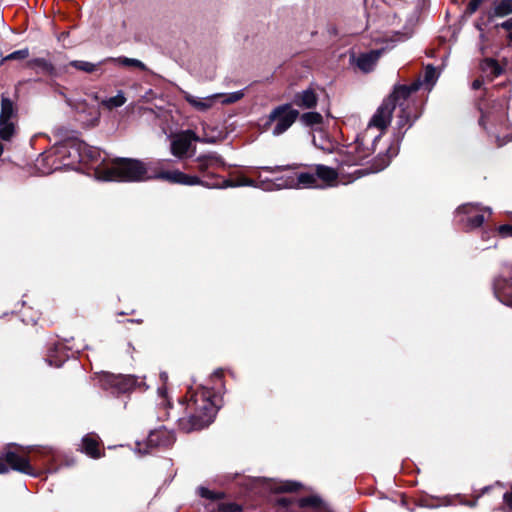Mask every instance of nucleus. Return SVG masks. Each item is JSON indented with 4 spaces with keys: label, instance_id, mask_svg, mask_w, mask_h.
<instances>
[{
    "label": "nucleus",
    "instance_id": "nucleus-1",
    "mask_svg": "<svg viewBox=\"0 0 512 512\" xmlns=\"http://www.w3.org/2000/svg\"><path fill=\"white\" fill-rule=\"evenodd\" d=\"M418 89L419 83L395 87L393 93L376 110L367 128L347 148V159L343 161L346 165H357L375 151L377 142L389 126L395 109H398L396 120L398 133L404 134L412 126L420 116V106L412 95Z\"/></svg>",
    "mask_w": 512,
    "mask_h": 512
},
{
    "label": "nucleus",
    "instance_id": "nucleus-2",
    "mask_svg": "<svg viewBox=\"0 0 512 512\" xmlns=\"http://www.w3.org/2000/svg\"><path fill=\"white\" fill-rule=\"evenodd\" d=\"M190 398L187 403L179 401L174 406L168 397L166 389L162 386V447H170L174 444L176 437L174 428L191 432L207 427L212 423L217 407L213 402V393L210 389L200 387L196 391L192 389L188 392Z\"/></svg>",
    "mask_w": 512,
    "mask_h": 512
},
{
    "label": "nucleus",
    "instance_id": "nucleus-3",
    "mask_svg": "<svg viewBox=\"0 0 512 512\" xmlns=\"http://www.w3.org/2000/svg\"><path fill=\"white\" fill-rule=\"evenodd\" d=\"M284 169V166L261 167L259 171H257V176L255 179H246L243 184H255L266 191H273L284 188H318V178L317 175H315L314 167L308 171H293L286 176L276 177L274 179L264 175V173L280 172Z\"/></svg>",
    "mask_w": 512,
    "mask_h": 512
},
{
    "label": "nucleus",
    "instance_id": "nucleus-4",
    "mask_svg": "<svg viewBox=\"0 0 512 512\" xmlns=\"http://www.w3.org/2000/svg\"><path fill=\"white\" fill-rule=\"evenodd\" d=\"M97 172L105 181L138 182L146 179L147 167L137 159L115 158Z\"/></svg>",
    "mask_w": 512,
    "mask_h": 512
},
{
    "label": "nucleus",
    "instance_id": "nucleus-5",
    "mask_svg": "<svg viewBox=\"0 0 512 512\" xmlns=\"http://www.w3.org/2000/svg\"><path fill=\"white\" fill-rule=\"evenodd\" d=\"M0 461L7 465L8 471L13 470L34 477L40 475V471L30 463L28 450L18 444H6L0 451Z\"/></svg>",
    "mask_w": 512,
    "mask_h": 512
},
{
    "label": "nucleus",
    "instance_id": "nucleus-6",
    "mask_svg": "<svg viewBox=\"0 0 512 512\" xmlns=\"http://www.w3.org/2000/svg\"><path fill=\"white\" fill-rule=\"evenodd\" d=\"M298 117V110L294 109L291 104H282L270 112L265 126H272V134L279 136L286 132Z\"/></svg>",
    "mask_w": 512,
    "mask_h": 512
},
{
    "label": "nucleus",
    "instance_id": "nucleus-7",
    "mask_svg": "<svg viewBox=\"0 0 512 512\" xmlns=\"http://www.w3.org/2000/svg\"><path fill=\"white\" fill-rule=\"evenodd\" d=\"M491 211L487 207L474 203H467L460 206L456 211V219L466 230L480 227L485 221L486 215L490 216Z\"/></svg>",
    "mask_w": 512,
    "mask_h": 512
},
{
    "label": "nucleus",
    "instance_id": "nucleus-8",
    "mask_svg": "<svg viewBox=\"0 0 512 512\" xmlns=\"http://www.w3.org/2000/svg\"><path fill=\"white\" fill-rule=\"evenodd\" d=\"M30 463L39 465L41 469L48 473H55L59 470L62 462V456L57 451L48 447H38L28 450Z\"/></svg>",
    "mask_w": 512,
    "mask_h": 512
},
{
    "label": "nucleus",
    "instance_id": "nucleus-9",
    "mask_svg": "<svg viewBox=\"0 0 512 512\" xmlns=\"http://www.w3.org/2000/svg\"><path fill=\"white\" fill-rule=\"evenodd\" d=\"M81 140L76 137H68L55 146L54 154L66 166H74L81 163Z\"/></svg>",
    "mask_w": 512,
    "mask_h": 512
},
{
    "label": "nucleus",
    "instance_id": "nucleus-10",
    "mask_svg": "<svg viewBox=\"0 0 512 512\" xmlns=\"http://www.w3.org/2000/svg\"><path fill=\"white\" fill-rule=\"evenodd\" d=\"M193 142H215L214 138H200L192 131H186L182 134L177 135L171 142L172 154L177 157H183L189 151Z\"/></svg>",
    "mask_w": 512,
    "mask_h": 512
},
{
    "label": "nucleus",
    "instance_id": "nucleus-11",
    "mask_svg": "<svg viewBox=\"0 0 512 512\" xmlns=\"http://www.w3.org/2000/svg\"><path fill=\"white\" fill-rule=\"evenodd\" d=\"M512 13V0H494L492 7L481 17V24L493 22L496 17H505Z\"/></svg>",
    "mask_w": 512,
    "mask_h": 512
},
{
    "label": "nucleus",
    "instance_id": "nucleus-12",
    "mask_svg": "<svg viewBox=\"0 0 512 512\" xmlns=\"http://www.w3.org/2000/svg\"><path fill=\"white\" fill-rule=\"evenodd\" d=\"M104 384L114 389L117 393H126L135 386L136 379L130 375L109 374L105 376Z\"/></svg>",
    "mask_w": 512,
    "mask_h": 512
},
{
    "label": "nucleus",
    "instance_id": "nucleus-13",
    "mask_svg": "<svg viewBox=\"0 0 512 512\" xmlns=\"http://www.w3.org/2000/svg\"><path fill=\"white\" fill-rule=\"evenodd\" d=\"M380 55V50H372L366 53H361L358 56L352 54L350 56V61L359 70H361L364 73H368L374 69L378 59L380 58Z\"/></svg>",
    "mask_w": 512,
    "mask_h": 512
},
{
    "label": "nucleus",
    "instance_id": "nucleus-14",
    "mask_svg": "<svg viewBox=\"0 0 512 512\" xmlns=\"http://www.w3.org/2000/svg\"><path fill=\"white\" fill-rule=\"evenodd\" d=\"M162 180L168 181L172 184H180L187 186L202 185L201 179L194 175L185 174L179 170H163Z\"/></svg>",
    "mask_w": 512,
    "mask_h": 512
},
{
    "label": "nucleus",
    "instance_id": "nucleus-15",
    "mask_svg": "<svg viewBox=\"0 0 512 512\" xmlns=\"http://www.w3.org/2000/svg\"><path fill=\"white\" fill-rule=\"evenodd\" d=\"M494 293L503 304L512 306V276L510 279L497 278L494 281Z\"/></svg>",
    "mask_w": 512,
    "mask_h": 512
},
{
    "label": "nucleus",
    "instance_id": "nucleus-16",
    "mask_svg": "<svg viewBox=\"0 0 512 512\" xmlns=\"http://www.w3.org/2000/svg\"><path fill=\"white\" fill-rule=\"evenodd\" d=\"M100 439L96 434H87L82 438L81 451L91 458L98 459L104 453L100 449Z\"/></svg>",
    "mask_w": 512,
    "mask_h": 512
},
{
    "label": "nucleus",
    "instance_id": "nucleus-17",
    "mask_svg": "<svg viewBox=\"0 0 512 512\" xmlns=\"http://www.w3.org/2000/svg\"><path fill=\"white\" fill-rule=\"evenodd\" d=\"M160 445V431L152 430L145 441L136 442V450L141 455L152 454Z\"/></svg>",
    "mask_w": 512,
    "mask_h": 512
},
{
    "label": "nucleus",
    "instance_id": "nucleus-18",
    "mask_svg": "<svg viewBox=\"0 0 512 512\" xmlns=\"http://www.w3.org/2000/svg\"><path fill=\"white\" fill-rule=\"evenodd\" d=\"M318 97L314 89L308 88L296 93L293 103L302 109H311L317 105Z\"/></svg>",
    "mask_w": 512,
    "mask_h": 512
},
{
    "label": "nucleus",
    "instance_id": "nucleus-19",
    "mask_svg": "<svg viewBox=\"0 0 512 512\" xmlns=\"http://www.w3.org/2000/svg\"><path fill=\"white\" fill-rule=\"evenodd\" d=\"M17 121L18 120V106L9 97L2 94L1 96V111L0 121Z\"/></svg>",
    "mask_w": 512,
    "mask_h": 512
},
{
    "label": "nucleus",
    "instance_id": "nucleus-20",
    "mask_svg": "<svg viewBox=\"0 0 512 512\" xmlns=\"http://www.w3.org/2000/svg\"><path fill=\"white\" fill-rule=\"evenodd\" d=\"M184 98L194 109L201 112L211 109L216 104L215 94L201 98L185 93Z\"/></svg>",
    "mask_w": 512,
    "mask_h": 512
},
{
    "label": "nucleus",
    "instance_id": "nucleus-21",
    "mask_svg": "<svg viewBox=\"0 0 512 512\" xmlns=\"http://www.w3.org/2000/svg\"><path fill=\"white\" fill-rule=\"evenodd\" d=\"M315 175L318 178V188L332 185L337 179V173L334 169L325 165L314 166Z\"/></svg>",
    "mask_w": 512,
    "mask_h": 512
},
{
    "label": "nucleus",
    "instance_id": "nucleus-22",
    "mask_svg": "<svg viewBox=\"0 0 512 512\" xmlns=\"http://www.w3.org/2000/svg\"><path fill=\"white\" fill-rule=\"evenodd\" d=\"M67 360L68 355L62 345L50 349L46 357L47 363L56 368L61 367Z\"/></svg>",
    "mask_w": 512,
    "mask_h": 512
},
{
    "label": "nucleus",
    "instance_id": "nucleus-23",
    "mask_svg": "<svg viewBox=\"0 0 512 512\" xmlns=\"http://www.w3.org/2000/svg\"><path fill=\"white\" fill-rule=\"evenodd\" d=\"M26 67L30 69L38 68L47 76H56L57 71L55 66L45 58H33L26 63Z\"/></svg>",
    "mask_w": 512,
    "mask_h": 512
},
{
    "label": "nucleus",
    "instance_id": "nucleus-24",
    "mask_svg": "<svg viewBox=\"0 0 512 512\" xmlns=\"http://www.w3.org/2000/svg\"><path fill=\"white\" fill-rule=\"evenodd\" d=\"M81 163H93L100 157V150L97 147L90 146L81 140Z\"/></svg>",
    "mask_w": 512,
    "mask_h": 512
},
{
    "label": "nucleus",
    "instance_id": "nucleus-25",
    "mask_svg": "<svg viewBox=\"0 0 512 512\" xmlns=\"http://www.w3.org/2000/svg\"><path fill=\"white\" fill-rule=\"evenodd\" d=\"M482 71L491 79L499 76L502 73V68L494 59L488 58L481 63Z\"/></svg>",
    "mask_w": 512,
    "mask_h": 512
},
{
    "label": "nucleus",
    "instance_id": "nucleus-26",
    "mask_svg": "<svg viewBox=\"0 0 512 512\" xmlns=\"http://www.w3.org/2000/svg\"><path fill=\"white\" fill-rule=\"evenodd\" d=\"M216 103L229 105L240 101L244 97L243 91H235L232 93H215Z\"/></svg>",
    "mask_w": 512,
    "mask_h": 512
},
{
    "label": "nucleus",
    "instance_id": "nucleus-27",
    "mask_svg": "<svg viewBox=\"0 0 512 512\" xmlns=\"http://www.w3.org/2000/svg\"><path fill=\"white\" fill-rule=\"evenodd\" d=\"M106 61L99 62L98 64H94L88 61H82V60H73L70 61L68 66L75 68L76 70L85 72V73H93L98 70V68L101 66V64L105 63Z\"/></svg>",
    "mask_w": 512,
    "mask_h": 512
},
{
    "label": "nucleus",
    "instance_id": "nucleus-28",
    "mask_svg": "<svg viewBox=\"0 0 512 512\" xmlns=\"http://www.w3.org/2000/svg\"><path fill=\"white\" fill-rule=\"evenodd\" d=\"M16 132V121H0V139L10 141Z\"/></svg>",
    "mask_w": 512,
    "mask_h": 512
},
{
    "label": "nucleus",
    "instance_id": "nucleus-29",
    "mask_svg": "<svg viewBox=\"0 0 512 512\" xmlns=\"http://www.w3.org/2000/svg\"><path fill=\"white\" fill-rule=\"evenodd\" d=\"M300 121L303 125L307 127H313L316 125H321L323 122V117L318 112H307L299 115Z\"/></svg>",
    "mask_w": 512,
    "mask_h": 512
},
{
    "label": "nucleus",
    "instance_id": "nucleus-30",
    "mask_svg": "<svg viewBox=\"0 0 512 512\" xmlns=\"http://www.w3.org/2000/svg\"><path fill=\"white\" fill-rule=\"evenodd\" d=\"M105 61H111V62L118 61L122 66H125V67H136V68H140V69L145 68V65L140 60L133 59V58H127V57H120L118 59L108 58Z\"/></svg>",
    "mask_w": 512,
    "mask_h": 512
},
{
    "label": "nucleus",
    "instance_id": "nucleus-31",
    "mask_svg": "<svg viewBox=\"0 0 512 512\" xmlns=\"http://www.w3.org/2000/svg\"><path fill=\"white\" fill-rule=\"evenodd\" d=\"M490 233L493 236L499 235L502 238L512 237V225H510V224L500 225L499 227L491 230L490 232H484V235H487V237H490V235H489Z\"/></svg>",
    "mask_w": 512,
    "mask_h": 512
},
{
    "label": "nucleus",
    "instance_id": "nucleus-32",
    "mask_svg": "<svg viewBox=\"0 0 512 512\" xmlns=\"http://www.w3.org/2000/svg\"><path fill=\"white\" fill-rule=\"evenodd\" d=\"M437 78L438 73L436 69L433 66L428 65L424 71V82L431 87L435 84Z\"/></svg>",
    "mask_w": 512,
    "mask_h": 512
},
{
    "label": "nucleus",
    "instance_id": "nucleus-33",
    "mask_svg": "<svg viewBox=\"0 0 512 512\" xmlns=\"http://www.w3.org/2000/svg\"><path fill=\"white\" fill-rule=\"evenodd\" d=\"M29 57V49L24 48L14 51L3 58V61L23 60Z\"/></svg>",
    "mask_w": 512,
    "mask_h": 512
},
{
    "label": "nucleus",
    "instance_id": "nucleus-34",
    "mask_svg": "<svg viewBox=\"0 0 512 512\" xmlns=\"http://www.w3.org/2000/svg\"><path fill=\"white\" fill-rule=\"evenodd\" d=\"M125 102H126V98L124 97V95L118 94V95L110 97L108 100H106L105 105L109 109H113V108H117V107L124 105Z\"/></svg>",
    "mask_w": 512,
    "mask_h": 512
},
{
    "label": "nucleus",
    "instance_id": "nucleus-35",
    "mask_svg": "<svg viewBox=\"0 0 512 512\" xmlns=\"http://www.w3.org/2000/svg\"><path fill=\"white\" fill-rule=\"evenodd\" d=\"M197 161L199 162V170L201 172H204L210 166H212L213 163H215L217 161V159L214 156H200L197 158Z\"/></svg>",
    "mask_w": 512,
    "mask_h": 512
},
{
    "label": "nucleus",
    "instance_id": "nucleus-36",
    "mask_svg": "<svg viewBox=\"0 0 512 512\" xmlns=\"http://www.w3.org/2000/svg\"><path fill=\"white\" fill-rule=\"evenodd\" d=\"M299 487H300L299 483L287 481V482L282 483L281 486H279L277 488V491H279V492H292V491H297L299 489Z\"/></svg>",
    "mask_w": 512,
    "mask_h": 512
},
{
    "label": "nucleus",
    "instance_id": "nucleus-37",
    "mask_svg": "<svg viewBox=\"0 0 512 512\" xmlns=\"http://www.w3.org/2000/svg\"><path fill=\"white\" fill-rule=\"evenodd\" d=\"M200 495L202 497H205V498H208V499H214V498H219L220 497V494H216L212 491H210L209 489L207 488H200Z\"/></svg>",
    "mask_w": 512,
    "mask_h": 512
},
{
    "label": "nucleus",
    "instance_id": "nucleus-38",
    "mask_svg": "<svg viewBox=\"0 0 512 512\" xmlns=\"http://www.w3.org/2000/svg\"><path fill=\"white\" fill-rule=\"evenodd\" d=\"M480 3L481 0H471L467 6V12L470 14L474 13L478 9Z\"/></svg>",
    "mask_w": 512,
    "mask_h": 512
},
{
    "label": "nucleus",
    "instance_id": "nucleus-39",
    "mask_svg": "<svg viewBox=\"0 0 512 512\" xmlns=\"http://www.w3.org/2000/svg\"><path fill=\"white\" fill-rule=\"evenodd\" d=\"M497 27H501L502 29L511 31L512 30V17L507 19L506 21L498 24Z\"/></svg>",
    "mask_w": 512,
    "mask_h": 512
},
{
    "label": "nucleus",
    "instance_id": "nucleus-40",
    "mask_svg": "<svg viewBox=\"0 0 512 512\" xmlns=\"http://www.w3.org/2000/svg\"><path fill=\"white\" fill-rule=\"evenodd\" d=\"M482 85H483V81L481 79H475L472 82V89L477 90V89L481 88Z\"/></svg>",
    "mask_w": 512,
    "mask_h": 512
},
{
    "label": "nucleus",
    "instance_id": "nucleus-41",
    "mask_svg": "<svg viewBox=\"0 0 512 512\" xmlns=\"http://www.w3.org/2000/svg\"><path fill=\"white\" fill-rule=\"evenodd\" d=\"M6 473H8V467L3 461H0V474Z\"/></svg>",
    "mask_w": 512,
    "mask_h": 512
},
{
    "label": "nucleus",
    "instance_id": "nucleus-42",
    "mask_svg": "<svg viewBox=\"0 0 512 512\" xmlns=\"http://www.w3.org/2000/svg\"><path fill=\"white\" fill-rule=\"evenodd\" d=\"M507 38H508V44L509 45H512V30L509 31L508 35H507Z\"/></svg>",
    "mask_w": 512,
    "mask_h": 512
},
{
    "label": "nucleus",
    "instance_id": "nucleus-43",
    "mask_svg": "<svg viewBox=\"0 0 512 512\" xmlns=\"http://www.w3.org/2000/svg\"><path fill=\"white\" fill-rule=\"evenodd\" d=\"M230 512H236L238 510V507L236 505H229V509H228Z\"/></svg>",
    "mask_w": 512,
    "mask_h": 512
},
{
    "label": "nucleus",
    "instance_id": "nucleus-44",
    "mask_svg": "<svg viewBox=\"0 0 512 512\" xmlns=\"http://www.w3.org/2000/svg\"><path fill=\"white\" fill-rule=\"evenodd\" d=\"M174 475H175V472L172 470V471L170 472V474H169L170 479H172V478L174 477Z\"/></svg>",
    "mask_w": 512,
    "mask_h": 512
},
{
    "label": "nucleus",
    "instance_id": "nucleus-45",
    "mask_svg": "<svg viewBox=\"0 0 512 512\" xmlns=\"http://www.w3.org/2000/svg\"><path fill=\"white\" fill-rule=\"evenodd\" d=\"M2 153H3V145H2V143L0 142V156L2 155Z\"/></svg>",
    "mask_w": 512,
    "mask_h": 512
},
{
    "label": "nucleus",
    "instance_id": "nucleus-46",
    "mask_svg": "<svg viewBox=\"0 0 512 512\" xmlns=\"http://www.w3.org/2000/svg\"><path fill=\"white\" fill-rule=\"evenodd\" d=\"M155 176L156 178H160V172H156Z\"/></svg>",
    "mask_w": 512,
    "mask_h": 512
}]
</instances>
